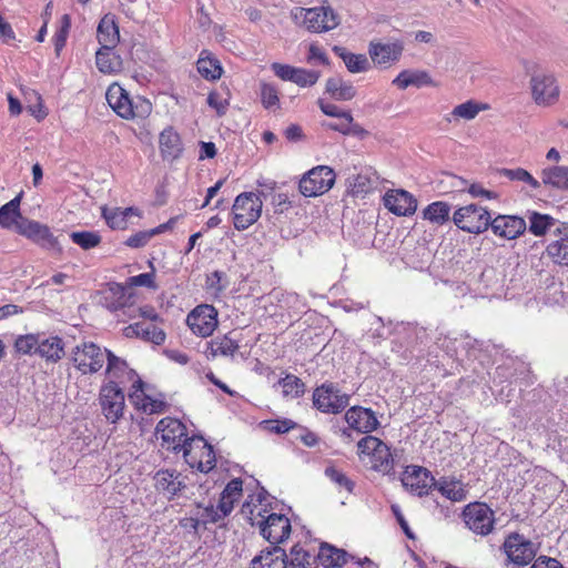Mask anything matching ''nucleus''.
Listing matches in <instances>:
<instances>
[{"label": "nucleus", "mask_w": 568, "mask_h": 568, "mask_svg": "<svg viewBox=\"0 0 568 568\" xmlns=\"http://www.w3.org/2000/svg\"><path fill=\"white\" fill-rule=\"evenodd\" d=\"M135 295L130 288L122 284L111 283L102 295V305L109 311L116 313L122 312L129 320H134Z\"/></svg>", "instance_id": "obj_12"}, {"label": "nucleus", "mask_w": 568, "mask_h": 568, "mask_svg": "<svg viewBox=\"0 0 568 568\" xmlns=\"http://www.w3.org/2000/svg\"><path fill=\"white\" fill-rule=\"evenodd\" d=\"M97 38L101 48L114 49L120 40L119 28L112 16H104L97 30Z\"/></svg>", "instance_id": "obj_32"}, {"label": "nucleus", "mask_w": 568, "mask_h": 568, "mask_svg": "<svg viewBox=\"0 0 568 568\" xmlns=\"http://www.w3.org/2000/svg\"><path fill=\"white\" fill-rule=\"evenodd\" d=\"M303 26L314 33L331 31L341 23L339 16L329 7L322 6L308 9H301Z\"/></svg>", "instance_id": "obj_13"}, {"label": "nucleus", "mask_w": 568, "mask_h": 568, "mask_svg": "<svg viewBox=\"0 0 568 568\" xmlns=\"http://www.w3.org/2000/svg\"><path fill=\"white\" fill-rule=\"evenodd\" d=\"M199 73L207 80H216L222 74L220 62L207 55V51H202L196 62Z\"/></svg>", "instance_id": "obj_44"}, {"label": "nucleus", "mask_w": 568, "mask_h": 568, "mask_svg": "<svg viewBox=\"0 0 568 568\" xmlns=\"http://www.w3.org/2000/svg\"><path fill=\"white\" fill-rule=\"evenodd\" d=\"M325 475L328 477L334 484H336L339 488L346 489L348 493H352L354 489V481H352L344 473L336 469L333 466H329L325 469Z\"/></svg>", "instance_id": "obj_56"}, {"label": "nucleus", "mask_w": 568, "mask_h": 568, "mask_svg": "<svg viewBox=\"0 0 568 568\" xmlns=\"http://www.w3.org/2000/svg\"><path fill=\"white\" fill-rule=\"evenodd\" d=\"M434 487L452 501H463L467 497L464 484L456 479L440 478L438 481H434Z\"/></svg>", "instance_id": "obj_35"}, {"label": "nucleus", "mask_w": 568, "mask_h": 568, "mask_svg": "<svg viewBox=\"0 0 568 568\" xmlns=\"http://www.w3.org/2000/svg\"><path fill=\"white\" fill-rule=\"evenodd\" d=\"M369 464L371 468L383 473L389 474L394 467V459L390 453V448L383 443L382 447H379L366 462Z\"/></svg>", "instance_id": "obj_41"}, {"label": "nucleus", "mask_w": 568, "mask_h": 568, "mask_svg": "<svg viewBox=\"0 0 568 568\" xmlns=\"http://www.w3.org/2000/svg\"><path fill=\"white\" fill-rule=\"evenodd\" d=\"M109 349L93 342H82L71 351L73 366L83 375L98 373L104 365Z\"/></svg>", "instance_id": "obj_2"}, {"label": "nucleus", "mask_w": 568, "mask_h": 568, "mask_svg": "<svg viewBox=\"0 0 568 568\" xmlns=\"http://www.w3.org/2000/svg\"><path fill=\"white\" fill-rule=\"evenodd\" d=\"M64 354V342L60 336L39 333L37 356L54 364L62 359Z\"/></svg>", "instance_id": "obj_27"}, {"label": "nucleus", "mask_w": 568, "mask_h": 568, "mask_svg": "<svg viewBox=\"0 0 568 568\" xmlns=\"http://www.w3.org/2000/svg\"><path fill=\"white\" fill-rule=\"evenodd\" d=\"M20 201L21 195L19 194L0 207L1 227L10 229L13 224L17 226L23 220L20 214Z\"/></svg>", "instance_id": "obj_40"}, {"label": "nucleus", "mask_w": 568, "mask_h": 568, "mask_svg": "<svg viewBox=\"0 0 568 568\" xmlns=\"http://www.w3.org/2000/svg\"><path fill=\"white\" fill-rule=\"evenodd\" d=\"M403 50L404 45L400 41L388 43L371 42L368 53L376 65L388 67L400 59Z\"/></svg>", "instance_id": "obj_22"}, {"label": "nucleus", "mask_w": 568, "mask_h": 568, "mask_svg": "<svg viewBox=\"0 0 568 568\" xmlns=\"http://www.w3.org/2000/svg\"><path fill=\"white\" fill-rule=\"evenodd\" d=\"M393 84L404 90L410 85L416 88L432 85L433 80L427 71L404 70L393 80Z\"/></svg>", "instance_id": "obj_33"}, {"label": "nucleus", "mask_w": 568, "mask_h": 568, "mask_svg": "<svg viewBox=\"0 0 568 568\" xmlns=\"http://www.w3.org/2000/svg\"><path fill=\"white\" fill-rule=\"evenodd\" d=\"M108 104L123 119H133V102L128 92L119 84H112L105 93Z\"/></svg>", "instance_id": "obj_28"}, {"label": "nucleus", "mask_w": 568, "mask_h": 568, "mask_svg": "<svg viewBox=\"0 0 568 568\" xmlns=\"http://www.w3.org/2000/svg\"><path fill=\"white\" fill-rule=\"evenodd\" d=\"M499 174L509 179L510 181H518L528 184L532 190L540 187L539 181H537L527 170L517 169H501Z\"/></svg>", "instance_id": "obj_49"}, {"label": "nucleus", "mask_w": 568, "mask_h": 568, "mask_svg": "<svg viewBox=\"0 0 568 568\" xmlns=\"http://www.w3.org/2000/svg\"><path fill=\"white\" fill-rule=\"evenodd\" d=\"M200 514V520L202 521L203 527H205L207 524H215L224 519L226 516L222 515L219 505H209L206 507H203Z\"/></svg>", "instance_id": "obj_58"}, {"label": "nucleus", "mask_w": 568, "mask_h": 568, "mask_svg": "<svg viewBox=\"0 0 568 568\" xmlns=\"http://www.w3.org/2000/svg\"><path fill=\"white\" fill-rule=\"evenodd\" d=\"M134 310L135 311H132L131 313L135 314V318L142 317L144 320H149L150 323H156L160 320V315L152 306L146 305L142 307H136L134 305Z\"/></svg>", "instance_id": "obj_63"}, {"label": "nucleus", "mask_w": 568, "mask_h": 568, "mask_svg": "<svg viewBox=\"0 0 568 568\" xmlns=\"http://www.w3.org/2000/svg\"><path fill=\"white\" fill-rule=\"evenodd\" d=\"M99 403L108 422L115 424L123 417L125 396L122 387L115 385V382H106L101 386Z\"/></svg>", "instance_id": "obj_9"}, {"label": "nucleus", "mask_w": 568, "mask_h": 568, "mask_svg": "<svg viewBox=\"0 0 568 568\" xmlns=\"http://www.w3.org/2000/svg\"><path fill=\"white\" fill-rule=\"evenodd\" d=\"M271 69L275 73V75L282 79L283 81L292 82L296 68L288 64L274 62L272 63Z\"/></svg>", "instance_id": "obj_61"}, {"label": "nucleus", "mask_w": 568, "mask_h": 568, "mask_svg": "<svg viewBox=\"0 0 568 568\" xmlns=\"http://www.w3.org/2000/svg\"><path fill=\"white\" fill-rule=\"evenodd\" d=\"M160 149L164 159L174 160L182 152L180 135L172 129L166 128L160 134Z\"/></svg>", "instance_id": "obj_34"}, {"label": "nucleus", "mask_w": 568, "mask_h": 568, "mask_svg": "<svg viewBox=\"0 0 568 568\" xmlns=\"http://www.w3.org/2000/svg\"><path fill=\"white\" fill-rule=\"evenodd\" d=\"M186 324L195 335L211 336L219 324L217 311L209 304L199 305L187 315Z\"/></svg>", "instance_id": "obj_15"}, {"label": "nucleus", "mask_w": 568, "mask_h": 568, "mask_svg": "<svg viewBox=\"0 0 568 568\" xmlns=\"http://www.w3.org/2000/svg\"><path fill=\"white\" fill-rule=\"evenodd\" d=\"M530 568H564V566L555 558L540 556Z\"/></svg>", "instance_id": "obj_64"}, {"label": "nucleus", "mask_w": 568, "mask_h": 568, "mask_svg": "<svg viewBox=\"0 0 568 568\" xmlns=\"http://www.w3.org/2000/svg\"><path fill=\"white\" fill-rule=\"evenodd\" d=\"M95 63L100 72L116 73L122 69V60L113 49L100 48L95 53Z\"/></svg>", "instance_id": "obj_36"}, {"label": "nucleus", "mask_w": 568, "mask_h": 568, "mask_svg": "<svg viewBox=\"0 0 568 568\" xmlns=\"http://www.w3.org/2000/svg\"><path fill=\"white\" fill-rule=\"evenodd\" d=\"M454 224L462 231L480 234L490 225V213L478 204H467L458 207L453 214Z\"/></svg>", "instance_id": "obj_5"}, {"label": "nucleus", "mask_w": 568, "mask_h": 568, "mask_svg": "<svg viewBox=\"0 0 568 568\" xmlns=\"http://www.w3.org/2000/svg\"><path fill=\"white\" fill-rule=\"evenodd\" d=\"M250 568H288L287 556L278 546L263 550L260 556L252 559Z\"/></svg>", "instance_id": "obj_31"}, {"label": "nucleus", "mask_w": 568, "mask_h": 568, "mask_svg": "<svg viewBox=\"0 0 568 568\" xmlns=\"http://www.w3.org/2000/svg\"><path fill=\"white\" fill-rule=\"evenodd\" d=\"M240 341L234 331L217 335L206 343V357L213 359L216 357H233L240 348Z\"/></svg>", "instance_id": "obj_24"}, {"label": "nucleus", "mask_w": 568, "mask_h": 568, "mask_svg": "<svg viewBox=\"0 0 568 568\" xmlns=\"http://www.w3.org/2000/svg\"><path fill=\"white\" fill-rule=\"evenodd\" d=\"M263 493L251 496L241 508V514L251 526L258 527L260 534L274 547L284 542L291 534V523L285 515L271 513Z\"/></svg>", "instance_id": "obj_1"}, {"label": "nucleus", "mask_w": 568, "mask_h": 568, "mask_svg": "<svg viewBox=\"0 0 568 568\" xmlns=\"http://www.w3.org/2000/svg\"><path fill=\"white\" fill-rule=\"evenodd\" d=\"M60 23H61L60 28L53 37L54 49L58 54L64 48L65 42H67V38H68L69 30L71 27L70 17L68 14H63Z\"/></svg>", "instance_id": "obj_55"}, {"label": "nucleus", "mask_w": 568, "mask_h": 568, "mask_svg": "<svg viewBox=\"0 0 568 568\" xmlns=\"http://www.w3.org/2000/svg\"><path fill=\"white\" fill-rule=\"evenodd\" d=\"M558 221H556L552 216L547 214H540L537 212H532L529 215V232L536 236H542L547 232H552L554 230L560 225Z\"/></svg>", "instance_id": "obj_42"}, {"label": "nucleus", "mask_w": 568, "mask_h": 568, "mask_svg": "<svg viewBox=\"0 0 568 568\" xmlns=\"http://www.w3.org/2000/svg\"><path fill=\"white\" fill-rule=\"evenodd\" d=\"M125 336H136L155 345L165 341V333L155 323L138 322L124 328Z\"/></svg>", "instance_id": "obj_29"}, {"label": "nucleus", "mask_w": 568, "mask_h": 568, "mask_svg": "<svg viewBox=\"0 0 568 568\" xmlns=\"http://www.w3.org/2000/svg\"><path fill=\"white\" fill-rule=\"evenodd\" d=\"M383 202L385 207L397 216L413 215L417 209L416 199L405 190L387 191Z\"/></svg>", "instance_id": "obj_19"}, {"label": "nucleus", "mask_w": 568, "mask_h": 568, "mask_svg": "<svg viewBox=\"0 0 568 568\" xmlns=\"http://www.w3.org/2000/svg\"><path fill=\"white\" fill-rule=\"evenodd\" d=\"M348 554L329 544L323 542L316 556V565L323 568H341L347 562Z\"/></svg>", "instance_id": "obj_30"}, {"label": "nucleus", "mask_w": 568, "mask_h": 568, "mask_svg": "<svg viewBox=\"0 0 568 568\" xmlns=\"http://www.w3.org/2000/svg\"><path fill=\"white\" fill-rule=\"evenodd\" d=\"M155 432L161 439V447L175 453L183 450L185 440L191 438L187 436L185 425L172 417L162 418L158 423Z\"/></svg>", "instance_id": "obj_11"}, {"label": "nucleus", "mask_w": 568, "mask_h": 568, "mask_svg": "<svg viewBox=\"0 0 568 568\" xmlns=\"http://www.w3.org/2000/svg\"><path fill=\"white\" fill-rule=\"evenodd\" d=\"M382 442L379 438L366 435L357 443L358 456L362 460L367 462L369 457L382 447Z\"/></svg>", "instance_id": "obj_52"}, {"label": "nucleus", "mask_w": 568, "mask_h": 568, "mask_svg": "<svg viewBox=\"0 0 568 568\" xmlns=\"http://www.w3.org/2000/svg\"><path fill=\"white\" fill-rule=\"evenodd\" d=\"M450 205L443 201H437L428 204L424 211L423 216L432 223L442 225L449 220Z\"/></svg>", "instance_id": "obj_43"}, {"label": "nucleus", "mask_w": 568, "mask_h": 568, "mask_svg": "<svg viewBox=\"0 0 568 568\" xmlns=\"http://www.w3.org/2000/svg\"><path fill=\"white\" fill-rule=\"evenodd\" d=\"M261 101L265 109H272L278 105L280 98L276 88L268 83L261 85Z\"/></svg>", "instance_id": "obj_57"}, {"label": "nucleus", "mask_w": 568, "mask_h": 568, "mask_svg": "<svg viewBox=\"0 0 568 568\" xmlns=\"http://www.w3.org/2000/svg\"><path fill=\"white\" fill-rule=\"evenodd\" d=\"M262 199L254 192H244L235 197L232 206L233 224L237 231H244L261 216Z\"/></svg>", "instance_id": "obj_3"}, {"label": "nucleus", "mask_w": 568, "mask_h": 568, "mask_svg": "<svg viewBox=\"0 0 568 568\" xmlns=\"http://www.w3.org/2000/svg\"><path fill=\"white\" fill-rule=\"evenodd\" d=\"M284 397L298 398L305 393V384L293 374H287L278 381Z\"/></svg>", "instance_id": "obj_46"}, {"label": "nucleus", "mask_w": 568, "mask_h": 568, "mask_svg": "<svg viewBox=\"0 0 568 568\" xmlns=\"http://www.w3.org/2000/svg\"><path fill=\"white\" fill-rule=\"evenodd\" d=\"M182 452L185 463L191 468L207 474L215 467L216 459L213 447L201 436H192L185 440Z\"/></svg>", "instance_id": "obj_4"}, {"label": "nucleus", "mask_w": 568, "mask_h": 568, "mask_svg": "<svg viewBox=\"0 0 568 568\" xmlns=\"http://www.w3.org/2000/svg\"><path fill=\"white\" fill-rule=\"evenodd\" d=\"M503 548L508 560L517 566H527L537 552L535 545L518 532L508 535Z\"/></svg>", "instance_id": "obj_14"}, {"label": "nucleus", "mask_w": 568, "mask_h": 568, "mask_svg": "<svg viewBox=\"0 0 568 568\" xmlns=\"http://www.w3.org/2000/svg\"><path fill=\"white\" fill-rule=\"evenodd\" d=\"M348 187L353 195L363 196L373 190L375 180L368 173H357L348 178Z\"/></svg>", "instance_id": "obj_45"}, {"label": "nucleus", "mask_w": 568, "mask_h": 568, "mask_svg": "<svg viewBox=\"0 0 568 568\" xmlns=\"http://www.w3.org/2000/svg\"><path fill=\"white\" fill-rule=\"evenodd\" d=\"M130 403L139 410L148 414H159L164 409V402L154 399L145 392V384L138 377L132 382V390L129 393Z\"/></svg>", "instance_id": "obj_21"}, {"label": "nucleus", "mask_w": 568, "mask_h": 568, "mask_svg": "<svg viewBox=\"0 0 568 568\" xmlns=\"http://www.w3.org/2000/svg\"><path fill=\"white\" fill-rule=\"evenodd\" d=\"M541 180L545 185L558 190H568V166H550L541 171Z\"/></svg>", "instance_id": "obj_39"}, {"label": "nucleus", "mask_w": 568, "mask_h": 568, "mask_svg": "<svg viewBox=\"0 0 568 568\" xmlns=\"http://www.w3.org/2000/svg\"><path fill=\"white\" fill-rule=\"evenodd\" d=\"M287 566L288 568H318L316 557L312 556L298 545L292 547L291 561Z\"/></svg>", "instance_id": "obj_47"}, {"label": "nucleus", "mask_w": 568, "mask_h": 568, "mask_svg": "<svg viewBox=\"0 0 568 568\" xmlns=\"http://www.w3.org/2000/svg\"><path fill=\"white\" fill-rule=\"evenodd\" d=\"M462 517L466 527L480 536L489 535L495 526V513L485 503H470L465 506Z\"/></svg>", "instance_id": "obj_8"}, {"label": "nucleus", "mask_w": 568, "mask_h": 568, "mask_svg": "<svg viewBox=\"0 0 568 568\" xmlns=\"http://www.w3.org/2000/svg\"><path fill=\"white\" fill-rule=\"evenodd\" d=\"M326 92L337 101H348L356 95V89L354 85L339 77L327 79Z\"/></svg>", "instance_id": "obj_37"}, {"label": "nucleus", "mask_w": 568, "mask_h": 568, "mask_svg": "<svg viewBox=\"0 0 568 568\" xmlns=\"http://www.w3.org/2000/svg\"><path fill=\"white\" fill-rule=\"evenodd\" d=\"M489 227L495 235L507 240H514L526 231L527 225L523 217L515 215H498L495 219L490 217Z\"/></svg>", "instance_id": "obj_23"}, {"label": "nucleus", "mask_w": 568, "mask_h": 568, "mask_svg": "<svg viewBox=\"0 0 568 568\" xmlns=\"http://www.w3.org/2000/svg\"><path fill=\"white\" fill-rule=\"evenodd\" d=\"M554 236L546 247V254L555 264L568 267V224L558 225Z\"/></svg>", "instance_id": "obj_25"}, {"label": "nucleus", "mask_w": 568, "mask_h": 568, "mask_svg": "<svg viewBox=\"0 0 568 568\" xmlns=\"http://www.w3.org/2000/svg\"><path fill=\"white\" fill-rule=\"evenodd\" d=\"M39 333L19 335L14 341V348L22 355H37L38 353Z\"/></svg>", "instance_id": "obj_50"}, {"label": "nucleus", "mask_w": 568, "mask_h": 568, "mask_svg": "<svg viewBox=\"0 0 568 568\" xmlns=\"http://www.w3.org/2000/svg\"><path fill=\"white\" fill-rule=\"evenodd\" d=\"M17 230L20 234L31 239L44 248L61 251L57 237L53 236L47 225L36 221L22 220L17 225Z\"/></svg>", "instance_id": "obj_18"}, {"label": "nucleus", "mask_w": 568, "mask_h": 568, "mask_svg": "<svg viewBox=\"0 0 568 568\" xmlns=\"http://www.w3.org/2000/svg\"><path fill=\"white\" fill-rule=\"evenodd\" d=\"M106 362L108 382H115V385H125L139 377L136 372L129 367L128 363L109 351Z\"/></svg>", "instance_id": "obj_26"}, {"label": "nucleus", "mask_w": 568, "mask_h": 568, "mask_svg": "<svg viewBox=\"0 0 568 568\" xmlns=\"http://www.w3.org/2000/svg\"><path fill=\"white\" fill-rule=\"evenodd\" d=\"M335 178V172L329 166H315L300 180V192L307 197L320 196L333 187Z\"/></svg>", "instance_id": "obj_6"}, {"label": "nucleus", "mask_w": 568, "mask_h": 568, "mask_svg": "<svg viewBox=\"0 0 568 568\" xmlns=\"http://www.w3.org/2000/svg\"><path fill=\"white\" fill-rule=\"evenodd\" d=\"M486 109L487 104H480L473 100H469L456 105L452 111V115L457 119H464L469 121L475 119L480 111Z\"/></svg>", "instance_id": "obj_48"}, {"label": "nucleus", "mask_w": 568, "mask_h": 568, "mask_svg": "<svg viewBox=\"0 0 568 568\" xmlns=\"http://www.w3.org/2000/svg\"><path fill=\"white\" fill-rule=\"evenodd\" d=\"M529 84L531 98L537 105L550 106L559 100L560 89L552 73L536 71L531 74Z\"/></svg>", "instance_id": "obj_7"}, {"label": "nucleus", "mask_w": 568, "mask_h": 568, "mask_svg": "<svg viewBox=\"0 0 568 568\" xmlns=\"http://www.w3.org/2000/svg\"><path fill=\"white\" fill-rule=\"evenodd\" d=\"M129 211H132V207H128L125 210L112 209V210H103V217L105 219L108 225L112 229H124L126 225V217L129 216Z\"/></svg>", "instance_id": "obj_53"}, {"label": "nucleus", "mask_w": 568, "mask_h": 568, "mask_svg": "<svg viewBox=\"0 0 568 568\" xmlns=\"http://www.w3.org/2000/svg\"><path fill=\"white\" fill-rule=\"evenodd\" d=\"M333 51L343 60L347 70L352 73L365 72L369 68V61L365 54H355L337 45L333 48Z\"/></svg>", "instance_id": "obj_38"}, {"label": "nucleus", "mask_w": 568, "mask_h": 568, "mask_svg": "<svg viewBox=\"0 0 568 568\" xmlns=\"http://www.w3.org/2000/svg\"><path fill=\"white\" fill-rule=\"evenodd\" d=\"M185 479L186 477L175 469L158 470L153 477L155 489L169 500L186 495Z\"/></svg>", "instance_id": "obj_16"}, {"label": "nucleus", "mask_w": 568, "mask_h": 568, "mask_svg": "<svg viewBox=\"0 0 568 568\" xmlns=\"http://www.w3.org/2000/svg\"><path fill=\"white\" fill-rule=\"evenodd\" d=\"M400 480L407 490L422 497L434 486L435 478L426 468L412 465L405 468Z\"/></svg>", "instance_id": "obj_17"}, {"label": "nucleus", "mask_w": 568, "mask_h": 568, "mask_svg": "<svg viewBox=\"0 0 568 568\" xmlns=\"http://www.w3.org/2000/svg\"><path fill=\"white\" fill-rule=\"evenodd\" d=\"M349 428L361 434H369L377 429L379 422L371 408L353 406L345 413Z\"/></svg>", "instance_id": "obj_20"}, {"label": "nucleus", "mask_w": 568, "mask_h": 568, "mask_svg": "<svg viewBox=\"0 0 568 568\" xmlns=\"http://www.w3.org/2000/svg\"><path fill=\"white\" fill-rule=\"evenodd\" d=\"M318 79H320L318 71L296 68L292 82L302 88H305V87L314 85Z\"/></svg>", "instance_id": "obj_54"}, {"label": "nucleus", "mask_w": 568, "mask_h": 568, "mask_svg": "<svg viewBox=\"0 0 568 568\" xmlns=\"http://www.w3.org/2000/svg\"><path fill=\"white\" fill-rule=\"evenodd\" d=\"M349 404V396L342 393L333 383H325L313 392V405L325 414H338Z\"/></svg>", "instance_id": "obj_10"}, {"label": "nucleus", "mask_w": 568, "mask_h": 568, "mask_svg": "<svg viewBox=\"0 0 568 568\" xmlns=\"http://www.w3.org/2000/svg\"><path fill=\"white\" fill-rule=\"evenodd\" d=\"M207 104L213 108L219 115H223L229 106V101L219 92H211L207 97Z\"/></svg>", "instance_id": "obj_60"}, {"label": "nucleus", "mask_w": 568, "mask_h": 568, "mask_svg": "<svg viewBox=\"0 0 568 568\" xmlns=\"http://www.w3.org/2000/svg\"><path fill=\"white\" fill-rule=\"evenodd\" d=\"M70 239L82 250H91L101 243L100 234L92 231L72 232Z\"/></svg>", "instance_id": "obj_51"}, {"label": "nucleus", "mask_w": 568, "mask_h": 568, "mask_svg": "<svg viewBox=\"0 0 568 568\" xmlns=\"http://www.w3.org/2000/svg\"><path fill=\"white\" fill-rule=\"evenodd\" d=\"M154 273H142L128 278V285L131 287L145 286L152 290H156Z\"/></svg>", "instance_id": "obj_59"}, {"label": "nucleus", "mask_w": 568, "mask_h": 568, "mask_svg": "<svg viewBox=\"0 0 568 568\" xmlns=\"http://www.w3.org/2000/svg\"><path fill=\"white\" fill-rule=\"evenodd\" d=\"M152 239V233L150 231H141L133 235H131L125 244L133 248L143 247L146 243Z\"/></svg>", "instance_id": "obj_62"}]
</instances>
